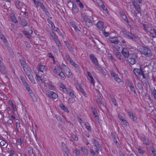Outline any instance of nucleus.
<instances>
[{
  "mask_svg": "<svg viewBox=\"0 0 156 156\" xmlns=\"http://www.w3.org/2000/svg\"><path fill=\"white\" fill-rule=\"evenodd\" d=\"M87 9H83L81 11V16L83 21L88 18V16H91L93 13V10L90 8H87Z\"/></svg>",
  "mask_w": 156,
  "mask_h": 156,
  "instance_id": "nucleus-1",
  "label": "nucleus"
},
{
  "mask_svg": "<svg viewBox=\"0 0 156 156\" xmlns=\"http://www.w3.org/2000/svg\"><path fill=\"white\" fill-rule=\"evenodd\" d=\"M93 140L92 143L94 145V149L96 154L98 155L99 153V151H102V147L96 139L93 138Z\"/></svg>",
  "mask_w": 156,
  "mask_h": 156,
  "instance_id": "nucleus-2",
  "label": "nucleus"
},
{
  "mask_svg": "<svg viewBox=\"0 0 156 156\" xmlns=\"http://www.w3.org/2000/svg\"><path fill=\"white\" fill-rule=\"evenodd\" d=\"M141 53L147 57H150L152 55L151 51L146 47H143L141 48Z\"/></svg>",
  "mask_w": 156,
  "mask_h": 156,
  "instance_id": "nucleus-3",
  "label": "nucleus"
},
{
  "mask_svg": "<svg viewBox=\"0 0 156 156\" xmlns=\"http://www.w3.org/2000/svg\"><path fill=\"white\" fill-rule=\"evenodd\" d=\"M68 6L69 8L70 6H72V10L74 13H76L78 12L79 9L77 8L76 4L73 3L72 2H70L68 3Z\"/></svg>",
  "mask_w": 156,
  "mask_h": 156,
  "instance_id": "nucleus-4",
  "label": "nucleus"
},
{
  "mask_svg": "<svg viewBox=\"0 0 156 156\" xmlns=\"http://www.w3.org/2000/svg\"><path fill=\"white\" fill-rule=\"evenodd\" d=\"M23 69V71L26 74L27 76L29 78H31L32 75L31 73V69L28 66L24 67Z\"/></svg>",
  "mask_w": 156,
  "mask_h": 156,
  "instance_id": "nucleus-5",
  "label": "nucleus"
},
{
  "mask_svg": "<svg viewBox=\"0 0 156 156\" xmlns=\"http://www.w3.org/2000/svg\"><path fill=\"white\" fill-rule=\"evenodd\" d=\"M90 58L92 63L94 64L95 67L99 65V63L97 58L93 54H91L90 55Z\"/></svg>",
  "mask_w": 156,
  "mask_h": 156,
  "instance_id": "nucleus-6",
  "label": "nucleus"
},
{
  "mask_svg": "<svg viewBox=\"0 0 156 156\" xmlns=\"http://www.w3.org/2000/svg\"><path fill=\"white\" fill-rule=\"evenodd\" d=\"M19 62L23 68L28 66V64L26 62L25 58L22 56H21V58L19 59Z\"/></svg>",
  "mask_w": 156,
  "mask_h": 156,
  "instance_id": "nucleus-7",
  "label": "nucleus"
},
{
  "mask_svg": "<svg viewBox=\"0 0 156 156\" xmlns=\"http://www.w3.org/2000/svg\"><path fill=\"white\" fill-rule=\"evenodd\" d=\"M129 49L128 48H124L121 51L122 55L125 58H127L129 56Z\"/></svg>",
  "mask_w": 156,
  "mask_h": 156,
  "instance_id": "nucleus-8",
  "label": "nucleus"
},
{
  "mask_svg": "<svg viewBox=\"0 0 156 156\" xmlns=\"http://www.w3.org/2000/svg\"><path fill=\"white\" fill-rule=\"evenodd\" d=\"M40 6L41 9L45 12V14L48 17H50L51 15L50 13L49 12L48 9L45 8L44 6V5L42 3H40Z\"/></svg>",
  "mask_w": 156,
  "mask_h": 156,
  "instance_id": "nucleus-9",
  "label": "nucleus"
},
{
  "mask_svg": "<svg viewBox=\"0 0 156 156\" xmlns=\"http://www.w3.org/2000/svg\"><path fill=\"white\" fill-rule=\"evenodd\" d=\"M132 3L135 9L137 11V13H140L141 12V9L140 5L135 1H133L132 2Z\"/></svg>",
  "mask_w": 156,
  "mask_h": 156,
  "instance_id": "nucleus-10",
  "label": "nucleus"
},
{
  "mask_svg": "<svg viewBox=\"0 0 156 156\" xmlns=\"http://www.w3.org/2000/svg\"><path fill=\"white\" fill-rule=\"evenodd\" d=\"M120 15L123 19L125 21L127 22V24L130 26L131 28L132 27L129 24V22L128 21V19L127 18L126 16L123 12H120Z\"/></svg>",
  "mask_w": 156,
  "mask_h": 156,
  "instance_id": "nucleus-11",
  "label": "nucleus"
},
{
  "mask_svg": "<svg viewBox=\"0 0 156 156\" xmlns=\"http://www.w3.org/2000/svg\"><path fill=\"white\" fill-rule=\"evenodd\" d=\"M140 69L135 68L133 69V72L135 75L137 77H139L140 76L141 73H142V71L140 67Z\"/></svg>",
  "mask_w": 156,
  "mask_h": 156,
  "instance_id": "nucleus-12",
  "label": "nucleus"
},
{
  "mask_svg": "<svg viewBox=\"0 0 156 156\" xmlns=\"http://www.w3.org/2000/svg\"><path fill=\"white\" fill-rule=\"evenodd\" d=\"M128 115L129 116L130 118L132 119L135 122L137 123L136 120L137 119L136 117L131 111L128 112Z\"/></svg>",
  "mask_w": 156,
  "mask_h": 156,
  "instance_id": "nucleus-13",
  "label": "nucleus"
},
{
  "mask_svg": "<svg viewBox=\"0 0 156 156\" xmlns=\"http://www.w3.org/2000/svg\"><path fill=\"white\" fill-rule=\"evenodd\" d=\"M91 111L95 119H98V115L97 109L95 108H92Z\"/></svg>",
  "mask_w": 156,
  "mask_h": 156,
  "instance_id": "nucleus-14",
  "label": "nucleus"
},
{
  "mask_svg": "<svg viewBox=\"0 0 156 156\" xmlns=\"http://www.w3.org/2000/svg\"><path fill=\"white\" fill-rule=\"evenodd\" d=\"M0 71L2 74H5L6 73L5 68L3 63H0Z\"/></svg>",
  "mask_w": 156,
  "mask_h": 156,
  "instance_id": "nucleus-15",
  "label": "nucleus"
},
{
  "mask_svg": "<svg viewBox=\"0 0 156 156\" xmlns=\"http://www.w3.org/2000/svg\"><path fill=\"white\" fill-rule=\"evenodd\" d=\"M65 92H66L72 98H75L76 96L74 95L73 93V90L69 88H67L66 89Z\"/></svg>",
  "mask_w": 156,
  "mask_h": 156,
  "instance_id": "nucleus-16",
  "label": "nucleus"
},
{
  "mask_svg": "<svg viewBox=\"0 0 156 156\" xmlns=\"http://www.w3.org/2000/svg\"><path fill=\"white\" fill-rule=\"evenodd\" d=\"M96 25L98 28L100 30H103L104 27V22L101 21H98L96 24Z\"/></svg>",
  "mask_w": 156,
  "mask_h": 156,
  "instance_id": "nucleus-17",
  "label": "nucleus"
},
{
  "mask_svg": "<svg viewBox=\"0 0 156 156\" xmlns=\"http://www.w3.org/2000/svg\"><path fill=\"white\" fill-rule=\"evenodd\" d=\"M48 96L49 98L53 99H56L57 97V95L54 92L51 91L48 92Z\"/></svg>",
  "mask_w": 156,
  "mask_h": 156,
  "instance_id": "nucleus-18",
  "label": "nucleus"
},
{
  "mask_svg": "<svg viewBox=\"0 0 156 156\" xmlns=\"http://www.w3.org/2000/svg\"><path fill=\"white\" fill-rule=\"evenodd\" d=\"M138 153L140 155L143 156L145 153L146 151L144 148L142 147H138L137 148Z\"/></svg>",
  "mask_w": 156,
  "mask_h": 156,
  "instance_id": "nucleus-19",
  "label": "nucleus"
},
{
  "mask_svg": "<svg viewBox=\"0 0 156 156\" xmlns=\"http://www.w3.org/2000/svg\"><path fill=\"white\" fill-rule=\"evenodd\" d=\"M39 70L43 73H46L47 70L45 66L40 65L39 66Z\"/></svg>",
  "mask_w": 156,
  "mask_h": 156,
  "instance_id": "nucleus-20",
  "label": "nucleus"
},
{
  "mask_svg": "<svg viewBox=\"0 0 156 156\" xmlns=\"http://www.w3.org/2000/svg\"><path fill=\"white\" fill-rule=\"evenodd\" d=\"M115 54L116 55L117 58H118L120 60L121 62H124V59L123 58H122V56L121 55L120 53L117 51L115 52Z\"/></svg>",
  "mask_w": 156,
  "mask_h": 156,
  "instance_id": "nucleus-21",
  "label": "nucleus"
},
{
  "mask_svg": "<svg viewBox=\"0 0 156 156\" xmlns=\"http://www.w3.org/2000/svg\"><path fill=\"white\" fill-rule=\"evenodd\" d=\"M64 43L67 47L68 48L69 51H70V52H73V48H72V46L70 45V44H69V42L67 41H65Z\"/></svg>",
  "mask_w": 156,
  "mask_h": 156,
  "instance_id": "nucleus-22",
  "label": "nucleus"
},
{
  "mask_svg": "<svg viewBox=\"0 0 156 156\" xmlns=\"http://www.w3.org/2000/svg\"><path fill=\"white\" fill-rule=\"evenodd\" d=\"M59 107L61 108V109L64 111L65 112L68 113H69V111L68 110L67 108L63 104L61 103L59 105Z\"/></svg>",
  "mask_w": 156,
  "mask_h": 156,
  "instance_id": "nucleus-23",
  "label": "nucleus"
},
{
  "mask_svg": "<svg viewBox=\"0 0 156 156\" xmlns=\"http://www.w3.org/2000/svg\"><path fill=\"white\" fill-rule=\"evenodd\" d=\"M84 23L88 27H90L92 26V23L91 20L88 18L86 20L83 21Z\"/></svg>",
  "mask_w": 156,
  "mask_h": 156,
  "instance_id": "nucleus-24",
  "label": "nucleus"
},
{
  "mask_svg": "<svg viewBox=\"0 0 156 156\" xmlns=\"http://www.w3.org/2000/svg\"><path fill=\"white\" fill-rule=\"evenodd\" d=\"M141 140H142L144 143L147 145H149L150 144V143L148 140L147 139L145 136L142 137Z\"/></svg>",
  "mask_w": 156,
  "mask_h": 156,
  "instance_id": "nucleus-25",
  "label": "nucleus"
},
{
  "mask_svg": "<svg viewBox=\"0 0 156 156\" xmlns=\"http://www.w3.org/2000/svg\"><path fill=\"white\" fill-rule=\"evenodd\" d=\"M20 78L22 81V83L23 84V85L24 86H28V83L27 82L26 80H25L24 78L23 77V76H20Z\"/></svg>",
  "mask_w": 156,
  "mask_h": 156,
  "instance_id": "nucleus-26",
  "label": "nucleus"
},
{
  "mask_svg": "<svg viewBox=\"0 0 156 156\" xmlns=\"http://www.w3.org/2000/svg\"><path fill=\"white\" fill-rule=\"evenodd\" d=\"M128 61L129 63L132 65L135 64L136 62V60L134 58H129L128 60Z\"/></svg>",
  "mask_w": 156,
  "mask_h": 156,
  "instance_id": "nucleus-27",
  "label": "nucleus"
},
{
  "mask_svg": "<svg viewBox=\"0 0 156 156\" xmlns=\"http://www.w3.org/2000/svg\"><path fill=\"white\" fill-rule=\"evenodd\" d=\"M103 99L101 98H98L97 99V102L100 106H101L103 104L102 103Z\"/></svg>",
  "mask_w": 156,
  "mask_h": 156,
  "instance_id": "nucleus-28",
  "label": "nucleus"
},
{
  "mask_svg": "<svg viewBox=\"0 0 156 156\" xmlns=\"http://www.w3.org/2000/svg\"><path fill=\"white\" fill-rule=\"evenodd\" d=\"M60 70H62V69L59 66H55L54 69L53 71L55 73L58 74Z\"/></svg>",
  "mask_w": 156,
  "mask_h": 156,
  "instance_id": "nucleus-29",
  "label": "nucleus"
},
{
  "mask_svg": "<svg viewBox=\"0 0 156 156\" xmlns=\"http://www.w3.org/2000/svg\"><path fill=\"white\" fill-rule=\"evenodd\" d=\"M95 67L97 68L104 76L106 75L105 72L99 66V65L97 66H96Z\"/></svg>",
  "mask_w": 156,
  "mask_h": 156,
  "instance_id": "nucleus-30",
  "label": "nucleus"
},
{
  "mask_svg": "<svg viewBox=\"0 0 156 156\" xmlns=\"http://www.w3.org/2000/svg\"><path fill=\"white\" fill-rule=\"evenodd\" d=\"M78 4L80 7L81 9V11L83 10V9H85V10L86 9H87V8H89V7H88L87 6H85L84 7L83 4L81 2L79 3Z\"/></svg>",
  "mask_w": 156,
  "mask_h": 156,
  "instance_id": "nucleus-31",
  "label": "nucleus"
},
{
  "mask_svg": "<svg viewBox=\"0 0 156 156\" xmlns=\"http://www.w3.org/2000/svg\"><path fill=\"white\" fill-rule=\"evenodd\" d=\"M59 71L60 72L58 75L59 76H61L63 80H65L66 78V76L64 73L62 72V70H60Z\"/></svg>",
  "mask_w": 156,
  "mask_h": 156,
  "instance_id": "nucleus-32",
  "label": "nucleus"
},
{
  "mask_svg": "<svg viewBox=\"0 0 156 156\" xmlns=\"http://www.w3.org/2000/svg\"><path fill=\"white\" fill-rule=\"evenodd\" d=\"M81 149L83 153L85 154L86 155H87L88 154V150L85 147H81Z\"/></svg>",
  "mask_w": 156,
  "mask_h": 156,
  "instance_id": "nucleus-33",
  "label": "nucleus"
},
{
  "mask_svg": "<svg viewBox=\"0 0 156 156\" xmlns=\"http://www.w3.org/2000/svg\"><path fill=\"white\" fill-rule=\"evenodd\" d=\"M70 64L73 66L76 69H77L79 67V66L77 64H76L74 62L72 59L69 62Z\"/></svg>",
  "mask_w": 156,
  "mask_h": 156,
  "instance_id": "nucleus-34",
  "label": "nucleus"
},
{
  "mask_svg": "<svg viewBox=\"0 0 156 156\" xmlns=\"http://www.w3.org/2000/svg\"><path fill=\"white\" fill-rule=\"evenodd\" d=\"M88 80L90 81V83H91L94 86L95 82L92 76H90V77L87 78Z\"/></svg>",
  "mask_w": 156,
  "mask_h": 156,
  "instance_id": "nucleus-35",
  "label": "nucleus"
},
{
  "mask_svg": "<svg viewBox=\"0 0 156 156\" xmlns=\"http://www.w3.org/2000/svg\"><path fill=\"white\" fill-rule=\"evenodd\" d=\"M80 91L85 97H87V95L85 92L84 89L81 87L79 88Z\"/></svg>",
  "mask_w": 156,
  "mask_h": 156,
  "instance_id": "nucleus-36",
  "label": "nucleus"
},
{
  "mask_svg": "<svg viewBox=\"0 0 156 156\" xmlns=\"http://www.w3.org/2000/svg\"><path fill=\"white\" fill-rule=\"evenodd\" d=\"M85 125L86 126V128L87 129V131L91 133V129L90 127V124L88 123H85Z\"/></svg>",
  "mask_w": 156,
  "mask_h": 156,
  "instance_id": "nucleus-37",
  "label": "nucleus"
},
{
  "mask_svg": "<svg viewBox=\"0 0 156 156\" xmlns=\"http://www.w3.org/2000/svg\"><path fill=\"white\" fill-rule=\"evenodd\" d=\"M63 151L65 152V154H66L67 155V156H69L68 152L69 151V150L68 148L66 146H65V147H62Z\"/></svg>",
  "mask_w": 156,
  "mask_h": 156,
  "instance_id": "nucleus-38",
  "label": "nucleus"
},
{
  "mask_svg": "<svg viewBox=\"0 0 156 156\" xmlns=\"http://www.w3.org/2000/svg\"><path fill=\"white\" fill-rule=\"evenodd\" d=\"M150 150L153 155V156H156V151L155 149L152 147H151Z\"/></svg>",
  "mask_w": 156,
  "mask_h": 156,
  "instance_id": "nucleus-39",
  "label": "nucleus"
},
{
  "mask_svg": "<svg viewBox=\"0 0 156 156\" xmlns=\"http://www.w3.org/2000/svg\"><path fill=\"white\" fill-rule=\"evenodd\" d=\"M28 154L30 155H32L33 154V149L31 147L28 148Z\"/></svg>",
  "mask_w": 156,
  "mask_h": 156,
  "instance_id": "nucleus-40",
  "label": "nucleus"
},
{
  "mask_svg": "<svg viewBox=\"0 0 156 156\" xmlns=\"http://www.w3.org/2000/svg\"><path fill=\"white\" fill-rule=\"evenodd\" d=\"M21 23L23 26H25L27 25V22L25 20H23L21 21Z\"/></svg>",
  "mask_w": 156,
  "mask_h": 156,
  "instance_id": "nucleus-41",
  "label": "nucleus"
},
{
  "mask_svg": "<svg viewBox=\"0 0 156 156\" xmlns=\"http://www.w3.org/2000/svg\"><path fill=\"white\" fill-rule=\"evenodd\" d=\"M71 136L72 138L75 141H77L78 139V137L76 135L74 134L73 133H72L71 134Z\"/></svg>",
  "mask_w": 156,
  "mask_h": 156,
  "instance_id": "nucleus-42",
  "label": "nucleus"
},
{
  "mask_svg": "<svg viewBox=\"0 0 156 156\" xmlns=\"http://www.w3.org/2000/svg\"><path fill=\"white\" fill-rule=\"evenodd\" d=\"M112 102L113 104L115 106H117V103L115 100V99L114 97H112Z\"/></svg>",
  "mask_w": 156,
  "mask_h": 156,
  "instance_id": "nucleus-43",
  "label": "nucleus"
},
{
  "mask_svg": "<svg viewBox=\"0 0 156 156\" xmlns=\"http://www.w3.org/2000/svg\"><path fill=\"white\" fill-rule=\"evenodd\" d=\"M23 33L27 38H30V37L31 36V35L27 31H24Z\"/></svg>",
  "mask_w": 156,
  "mask_h": 156,
  "instance_id": "nucleus-44",
  "label": "nucleus"
},
{
  "mask_svg": "<svg viewBox=\"0 0 156 156\" xmlns=\"http://www.w3.org/2000/svg\"><path fill=\"white\" fill-rule=\"evenodd\" d=\"M60 87L62 89L63 91L64 92H65L66 89H67L65 85L62 83L60 85Z\"/></svg>",
  "mask_w": 156,
  "mask_h": 156,
  "instance_id": "nucleus-45",
  "label": "nucleus"
},
{
  "mask_svg": "<svg viewBox=\"0 0 156 156\" xmlns=\"http://www.w3.org/2000/svg\"><path fill=\"white\" fill-rule=\"evenodd\" d=\"M36 76L37 79L39 82H43V80L42 79V77L38 76L37 74H36Z\"/></svg>",
  "mask_w": 156,
  "mask_h": 156,
  "instance_id": "nucleus-46",
  "label": "nucleus"
},
{
  "mask_svg": "<svg viewBox=\"0 0 156 156\" xmlns=\"http://www.w3.org/2000/svg\"><path fill=\"white\" fill-rule=\"evenodd\" d=\"M11 19L12 20L14 23H17V20H16L15 17L14 15L11 16Z\"/></svg>",
  "mask_w": 156,
  "mask_h": 156,
  "instance_id": "nucleus-47",
  "label": "nucleus"
},
{
  "mask_svg": "<svg viewBox=\"0 0 156 156\" xmlns=\"http://www.w3.org/2000/svg\"><path fill=\"white\" fill-rule=\"evenodd\" d=\"M122 122L123 124V125L126 126H127L128 124V123L127 122V121L125 119L123 120V121H121Z\"/></svg>",
  "mask_w": 156,
  "mask_h": 156,
  "instance_id": "nucleus-48",
  "label": "nucleus"
},
{
  "mask_svg": "<svg viewBox=\"0 0 156 156\" xmlns=\"http://www.w3.org/2000/svg\"><path fill=\"white\" fill-rule=\"evenodd\" d=\"M128 36L131 38V39H133L136 38L134 34L130 33H128Z\"/></svg>",
  "mask_w": 156,
  "mask_h": 156,
  "instance_id": "nucleus-49",
  "label": "nucleus"
},
{
  "mask_svg": "<svg viewBox=\"0 0 156 156\" xmlns=\"http://www.w3.org/2000/svg\"><path fill=\"white\" fill-rule=\"evenodd\" d=\"M52 29L55 31H57L58 30V28L57 27H56L54 25V23L51 25Z\"/></svg>",
  "mask_w": 156,
  "mask_h": 156,
  "instance_id": "nucleus-50",
  "label": "nucleus"
},
{
  "mask_svg": "<svg viewBox=\"0 0 156 156\" xmlns=\"http://www.w3.org/2000/svg\"><path fill=\"white\" fill-rule=\"evenodd\" d=\"M73 152L78 156H80V152L76 149H75L73 150Z\"/></svg>",
  "mask_w": 156,
  "mask_h": 156,
  "instance_id": "nucleus-51",
  "label": "nucleus"
},
{
  "mask_svg": "<svg viewBox=\"0 0 156 156\" xmlns=\"http://www.w3.org/2000/svg\"><path fill=\"white\" fill-rule=\"evenodd\" d=\"M129 87L131 91H132L135 89L133 84L132 83H131L129 84Z\"/></svg>",
  "mask_w": 156,
  "mask_h": 156,
  "instance_id": "nucleus-52",
  "label": "nucleus"
},
{
  "mask_svg": "<svg viewBox=\"0 0 156 156\" xmlns=\"http://www.w3.org/2000/svg\"><path fill=\"white\" fill-rule=\"evenodd\" d=\"M48 57L50 58H52V60L54 62L55 61V58L52 55V54L51 53H49L48 54Z\"/></svg>",
  "mask_w": 156,
  "mask_h": 156,
  "instance_id": "nucleus-53",
  "label": "nucleus"
},
{
  "mask_svg": "<svg viewBox=\"0 0 156 156\" xmlns=\"http://www.w3.org/2000/svg\"><path fill=\"white\" fill-rule=\"evenodd\" d=\"M118 116L119 120L121 121H123V120H124L125 119L122 116L120 115L119 114H118Z\"/></svg>",
  "mask_w": 156,
  "mask_h": 156,
  "instance_id": "nucleus-54",
  "label": "nucleus"
},
{
  "mask_svg": "<svg viewBox=\"0 0 156 156\" xmlns=\"http://www.w3.org/2000/svg\"><path fill=\"white\" fill-rule=\"evenodd\" d=\"M110 42L111 43H114L115 44H117L119 41L118 40H109Z\"/></svg>",
  "mask_w": 156,
  "mask_h": 156,
  "instance_id": "nucleus-55",
  "label": "nucleus"
},
{
  "mask_svg": "<svg viewBox=\"0 0 156 156\" xmlns=\"http://www.w3.org/2000/svg\"><path fill=\"white\" fill-rule=\"evenodd\" d=\"M114 80L117 82L119 83L121 81V79L118 77V75L114 78Z\"/></svg>",
  "mask_w": 156,
  "mask_h": 156,
  "instance_id": "nucleus-56",
  "label": "nucleus"
},
{
  "mask_svg": "<svg viewBox=\"0 0 156 156\" xmlns=\"http://www.w3.org/2000/svg\"><path fill=\"white\" fill-rule=\"evenodd\" d=\"M17 141L18 143H19L20 145H21L23 142V141L22 140L21 138H19L17 140Z\"/></svg>",
  "mask_w": 156,
  "mask_h": 156,
  "instance_id": "nucleus-57",
  "label": "nucleus"
},
{
  "mask_svg": "<svg viewBox=\"0 0 156 156\" xmlns=\"http://www.w3.org/2000/svg\"><path fill=\"white\" fill-rule=\"evenodd\" d=\"M90 154L92 156H97L96 154V153L94 151L93 149H90Z\"/></svg>",
  "mask_w": 156,
  "mask_h": 156,
  "instance_id": "nucleus-58",
  "label": "nucleus"
},
{
  "mask_svg": "<svg viewBox=\"0 0 156 156\" xmlns=\"http://www.w3.org/2000/svg\"><path fill=\"white\" fill-rule=\"evenodd\" d=\"M101 7L103 9V10L105 11L106 12H108V11L107 8L103 4H102L101 5Z\"/></svg>",
  "mask_w": 156,
  "mask_h": 156,
  "instance_id": "nucleus-59",
  "label": "nucleus"
},
{
  "mask_svg": "<svg viewBox=\"0 0 156 156\" xmlns=\"http://www.w3.org/2000/svg\"><path fill=\"white\" fill-rule=\"evenodd\" d=\"M55 42L58 46L59 47L61 46V44L59 40H55Z\"/></svg>",
  "mask_w": 156,
  "mask_h": 156,
  "instance_id": "nucleus-60",
  "label": "nucleus"
},
{
  "mask_svg": "<svg viewBox=\"0 0 156 156\" xmlns=\"http://www.w3.org/2000/svg\"><path fill=\"white\" fill-rule=\"evenodd\" d=\"M103 34L106 37L109 36V33L108 32H106L105 30L103 31Z\"/></svg>",
  "mask_w": 156,
  "mask_h": 156,
  "instance_id": "nucleus-61",
  "label": "nucleus"
},
{
  "mask_svg": "<svg viewBox=\"0 0 156 156\" xmlns=\"http://www.w3.org/2000/svg\"><path fill=\"white\" fill-rule=\"evenodd\" d=\"M66 57L67 60L69 62L70 60L72 59L69 55L68 54H66Z\"/></svg>",
  "mask_w": 156,
  "mask_h": 156,
  "instance_id": "nucleus-62",
  "label": "nucleus"
},
{
  "mask_svg": "<svg viewBox=\"0 0 156 156\" xmlns=\"http://www.w3.org/2000/svg\"><path fill=\"white\" fill-rule=\"evenodd\" d=\"M24 43L27 48H29L30 47V45L28 42L25 41Z\"/></svg>",
  "mask_w": 156,
  "mask_h": 156,
  "instance_id": "nucleus-63",
  "label": "nucleus"
},
{
  "mask_svg": "<svg viewBox=\"0 0 156 156\" xmlns=\"http://www.w3.org/2000/svg\"><path fill=\"white\" fill-rule=\"evenodd\" d=\"M68 101L69 103L72 104L74 102V101L73 100V99L71 98H69Z\"/></svg>",
  "mask_w": 156,
  "mask_h": 156,
  "instance_id": "nucleus-64",
  "label": "nucleus"
}]
</instances>
